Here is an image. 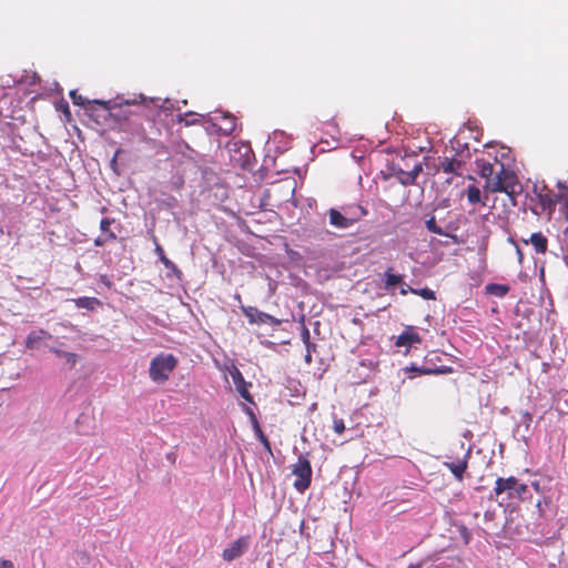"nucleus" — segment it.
I'll return each instance as SVG.
<instances>
[{
    "instance_id": "nucleus-1",
    "label": "nucleus",
    "mask_w": 568,
    "mask_h": 568,
    "mask_svg": "<svg viewBox=\"0 0 568 568\" xmlns=\"http://www.w3.org/2000/svg\"><path fill=\"white\" fill-rule=\"evenodd\" d=\"M497 164V175L487 189L491 192H504L509 197L511 205L515 206L517 205V196L523 193V184L514 171L506 169L503 163Z\"/></svg>"
},
{
    "instance_id": "nucleus-2",
    "label": "nucleus",
    "mask_w": 568,
    "mask_h": 568,
    "mask_svg": "<svg viewBox=\"0 0 568 568\" xmlns=\"http://www.w3.org/2000/svg\"><path fill=\"white\" fill-rule=\"evenodd\" d=\"M178 358L173 354L160 353L151 359L149 376L152 382L164 384L178 366Z\"/></svg>"
},
{
    "instance_id": "nucleus-3",
    "label": "nucleus",
    "mask_w": 568,
    "mask_h": 568,
    "mask_svg": "<svg viewBox=\"0 0 568 568\" xmlns=\"http://www.w3.org/2000/svg\"><path fill=\"white\" fill-rule=\"evenodd\" d=\"M292 473L296 476L293 483L294 488L304 493L312 481V466L306 456L300 455L297 462L293 465Z\"/></svg>"
},
{
    "instance_id": "nucleus-4",
    "label": "nucleus",
    "mask_w": 568,
    "mask_h": 568,
    "mask_svg": "<svg viewBox=\"0 0 568 568\" xmlns=\"http://www.w3.org/2000/svg\"><path fill=\"white\" fill-rule=\"evenodd\" d=\"M242 312L251 324H270L273 326L281 325V320L260 311L254 306H242Z\"/></svg>"
},
{
    "instance_id": "nucleus-5",
    "label": "nucleus",
    "mask_w": 568,
    "mask_h": 568,
    "mask_svg": "<svg viewBox=\"0 0 568 568\" xmlns=\"http://www.w3.org/2000/svg\"><path fill=\"white\" fill-rule=\"evenodd\" d=\"M465 163L457 158L454 156H443L439 158L437 164V172H443L445 174H452L454 176H462L464 171Z\"/></svg>"
},
{
    "instance_id": "nucleus-6",
    "label": "nucleus",
    "mask_w": 568,
    "mask_h": 568,
    "mask_svg": "<svg viewBox=\"0 0 568 568\" xmlns=\"http://www.w3.org/2000/svg\"><path fill=\"white\" fill-rule=\"evenodd\" d=\"M250 547V537L241 536L223 550L222 557L226 561H232L241 557Z\"/></svg>"
},
{
    "instance_id": "nucleus-7",
    "label": "nucleus",
    "mask_w": 568,
    "mask_h": 568,
    "mask_svg": "<svg viewBox=\"0 0 568 568\" xmlns=\"http://www.w3.org/2000/svg\"><path fill=\"white\" fill-rule=\"evenodd\" d=\"M422 337L414 326H406L400 335L397 336L395 345L397 347H410L413 344H419Z\"/></svg>"
},
{
    "instance_id": "nucleus-8",
    "label": "nucleus",
    "mask_w": 568,
    "mask_h": 568,
    "mask_svg": "<svg viewBox=\"0 0 568 568\" xmlns=\"http://www.w3.org/2000/svg\"><path fill=\"white\" fill-rule=\"evenodd\" d=\"M468 458L469 452H467L463 459H458L456 462H444V466L449 469V471L454 475V477L462 481L464 478V474L468 467Z\"/></svg>"
},
{
    "instance_id": "nucleus-9",
    "label": "nucleus",
    "mask_w": 568,
    "mask_h": 568,
    "mask_svg": "<svg viewBox=\"0 0 568 568\" xmlns=\"http://www.w3.org/2000/svg\"><path fill=\"white\" fill-rule=\"evenodd\" d=\"M114 222L111 219H102L100 222V230L102 234L94 240V244L97 246H102L109 241H113L116 239L114 232L111 231L110 226Z\"/></svg>"
},
{
    "instance_id": "nucleus-10",
    "label": "nucleus",
    "mask_w": 568,
    "mask_h": 568,
    "mask_svg": "<svg viewBox=\"0 0 568 568\" xmlns=\"http://www.w3.org/2000/svg\"><path fill=\"white\" fill-rule=\"evenodd\" d=\"M525 244H531L537 254H546L548 251V240L541 232H536L528 240H521Z\"/></svg>"
},
{
    "instance_id": "nucleus-11",
    "label": "nucleus",
    "mask_w": 568,
    "mask_h": 568,
    "mask_svg": "<svg viewBox=\"0 0 568 568\" xmlns=\"http://www.w3.org/2000/svg\"><path fill=\"white\" fill-rule=\"evenodd\" d=\"M480 176L486 180V187L490 185L491 180L497 175L498 172V161L495 163H490L485 160H479L478 162Z\"/></svg>"
},
{
    "instance_id": "nucleus-12",
    "label": "nucleus",
    "mask_w": 568,
    "mask_h": 568,
    "mask_svg": "<svg viewBox=\"0 0 568 568\" xmlns=\"http://www.w3.org/2000/svg\"><path fill=\"white\" fill-rule=\"evenodd\" d=\"M328 219L329 224L336 229H348L353 224L348 221L345 212L341 209H329L328 210Z\"/></svg>"
},
{
    "instance_id": "nucleus-13",
    "label": "nucleus",
    "mask_w": 568,
    "mask_h": 568,
    "mask_svg": "<svg viewBox=\"0 0 568 568\" xmlns=\"http://www.w3.org/2000/svg\"><path fill=\"white\" fill-rule=\"evenodd\" d=\"M515 485H517V478L510 476L508 478L499 477L496 480V485L494 487V493L496 496H500L501 494H507V498L509 499V493H514Z\"/></svg>"
},
{
    "instance_id": "nucleus-14",
    "label": "nucleus",
    "mask_w": 568,
    "mask_h": 568,
    "mask_svg": "<svg viewBox=\"0 0 568 568\" xmlns=\"http://www.w3.org/2000/svg\"><path fill=\"white\" fill-rule=\"evenodd\" d=\"M231 376L240 395L245 400L253 403V398L248 392V386H251V384L244 381L242 373L239 369H235L233 373H231Z\"/></svg>"
},
{
    "instance_id": "nucleus-15",
    "label": "nucleus",
    "mask_w": 568,
    "mask_h": 568,
    "mask_svg": "<svg viewBox=\"0 0 568 568\" xmlns=\"http://www.w3.org/2000/svg\"><path fill=\"white\" fill-rule=\"evenodd\" d=\"M341 209L345 212V215L353 225L367 214V210L358 204L344 205Z\"/></svg>"
},
{
    "instance_id": "nucleus-16",
    "label": "nucleus",
    "mask_w": 568,
    "mask_h": 568,
    "mask_svg": "<svg viewBox=\"0 0 568 568\" xmlns=\"http://www.w3.org/2000/svg\"><path fill=\"white\" fill-rule=\"evenodd\" d=\"M51 334L44 329L31 331L26 338V347L28 349H34L39 346L40 342L44 338H50Z\"/></svg>"
},
{
    "instance_id": "nucleus-17",
    "label": "nucleus",
    "mask_w": 568,
    "mask_h": 568,
    "mask_svg": "<svg viewBox=\"0 0 568 568\" xmlns=\"http://www.w3.org/2000/svg\"><path fill=\"white\" fill-rule=\"evenodd\" d=\"M420 172L422 164H416L410 171L399 170L397 172V178L403 185H412L415 183Z\"/></svg>"
},
{
    "instance_id": "nucleus-18",
    "label": "nucleus",
    "mask_w": 568,
    "mask_h": 568,
    "mask_svg": "<svg viewBox=\"0 0 568 568\" xmlns=\"http://www.w3.org/2000/svg\"><path fill=\"white\" fill-rule=\"evenodd\" d=\"M72 302L78 308H85L88 311H94L98 306L102 305L99 298L89 296L78 297L72 300Z\"/></svg>"
},
{
    "instance_id": "nucleus-19",
    "label": "nucleus",
    "mask_w": 568,
    "mask_h": 568,
    "mask_svg": "<svg viewBox=\"0 0 568 568\" xmlns=\"http://www.w3.org/2000/svg\"><path fill=\"white\" fill-rule=\"evenodd\" d=\"M509 291L510 287L505 284L490 283L486 285V293L498 297L506 296Z\"/></svg>"
},
{
    "instance_id": "nucleus-20",
    "label": "nucleus",
    "mask_w": 568,
    "mask_h": 568,
    "mask_svg": "<svg viewBox=\"0 0 568 568\" xmlns=\"http://www.w3.org/2000/svg\"><path fill=\"white\" fill-rule=\"evenodd\" d=\"M402 280H403V275L394 274L392 272V268H388L385 272V288H389V287H393V286L402 283Z\"/></svg>"
},
{
    "instance_id": "nucleus-21",
    "label": "nucleus",
    "mask_w": 568,
    "mask_h": 568,
    "mask_svg": "<svg viewBox=\"0 0 568 568\" xmlns=\"http://www.w3.org/2000/svg\"><path fill=\"white\" fill-rule=\"evenodd\" d=\"M55 355L60 356V357H63V359H65V362L71 366L73 367L78 361V355L75 353H71V352H65V351H61V349H58V348H52L51 349Z\"/></svg>"
},
{
    "instance_id": "nucleus-22",
    "label": "nucleus",
    "mask_w": 568,
    "mask_h": 568,
    "mask_svg": "<svg viewBox=\"0 0 568 568\" xmlns=\"http://www.w3.org/2000/svg\"><path fill=\"white\" fill-rule=\"evenodd\" d=\"M469 203L476 204L480 201V190L475 185H469L466 191Z\"/></svg>"
},
{
    "instance_id": "nucleus-23",
    "label": "nucleus",
    "mask_w": 568,
    "mask_h": 568,
    "mask_svg": "<svg viewBox=\"0 0 568 568\" xmlns=\"http://www.w3.org/2000/svg\"><path fill=\"white\" fill-rule=\"evenodd\" d=\"M426 227L429 232L438 234V235H448L443 231L440 226L437 225L435 216L429 217L426 222Z\"/></svg>"
},
{
    "instance_id": "nucleus-24",
    "label": "nucleus",
    "mask_w": 568,
    "mask_h": 568,
    "mask_svg": "<svg viewBox=\"0 0 568 568\" xmlns=\"http://www.w3.org/2000/svg\"><path fill=\"white\" fill-rule=\"evenodd\" d=\"M156 253L159 254L160 261L166 268L176 270V265L165 256V253L161 245H156Z\"/></svg>"
},
{
    "instance_id": "nucleus-25",
    "label": "nucleus",
    "mask_w": 568,
    "mask_h": 568,
    "mask_svg": "<svg viewBox=\"0 0 568 568\" xmlns=\"http://www.w3.org/2000/svg\"><path fill=\"white\" fill-rule=\"evenodd\" d=\"M527 485L520 483L518 479H517V485H515V490L514 493H509V499H513V498H523L524 495L527 493Z\"/></svg>"
},
{
    "instance_id": "nucleus-26",
    "label": "nucleus",
    "mask_w": 568,
    "mask_h": 568,
    "mask_svg": "<svg viewBox=\"0 0 568 568\" xmlns=\"http://www.w3.org/2000/svg\"><path fill=\"white\" fill-rule=\"evenodd\" d=\"M410 292L413 294L422 296L425 300H435L436 298L435 292L432 291L428 287H425V288H422V290H410Z\"/></svg>"
},
{
    "instance_id": "nucleus-27",
    "label": "nucleus",
    "mask_w": 568,
    "mask_h": 568,
    "mask_svg": "<svg viewBox=\"0 0 568 568\" xmlns=\"http://www.w3.org/2000/svg\"><path fill=\"white\" fill-rule=\"evenodd\" d=\"M254 426H255V430H256V433L258 435V438L262 442V444L264 445V447L267 450H271V444H270L267 437L263 434V432H262V429H261V427H260V425H258L256 419H254Z\"/></svg>"
},
{
    "instance_id": "nucleus-28",
    "label": "nucleus",
    "mask_w": 568,
    "mask_h": 568,
    "mask_svg": "<svg viewBox=\"0 0 568 568\" xmlns=\"http://www.w3.org/2000/svg\"><path fill=\"white\" fill-rule=\"evenodd\" d=\"M110 102L108 101H102V100H94V101H89L88 102V106H87V110L88 111H93L94 110V105H99L100 108H102L104 111H109L110 110V105H109Z\"/></svg>"
},
{
    "instance_id": "nucleus-29",
    "label": "nucleus",
    "mask_w": 568,
    "mask_h": 568,
    "mask_svg": "<svg viewBox=\"0 0 568 568\" xmlns=\"http://www.w3.org/2000/svg\"><path fill=\"white\" fill-rule=\"evenodd\" d=\"M333 429L336 434L341 435L345 430V423L342 418H335L333 422Z\"/></svg>"
},
{
    "instance_id": "nucleus-30",
    "label": "nucleus",
    "mask_w": 568,
    "mask_h": 568,
    "mask_svg": "<svg viewBox=\"0 0 568 568\" xmlns=\"http://www.w3.org/2000/svg\"><path fill=\"white\" fill-rule=\"evenodd\" d=\"M539 197H540V203L544 209H546V207L550 209L551 206L555 205V202L552 201V199L549 194H540Z\"/></svg>"
},
{
    "instance_id": "nucleus-31",
    "label": "nucleus",
    "mask_w": 568,
    "mask_h": 568,
    "mask_svg": "<svg viewBox=\"0 0 568 568\" xmlns=\"http://www.w3.org/2000/svg\"><path fill=\"white\" fill-rule=\"evenodd\" d=\"M508 241L511 244H514V246L516 248L517 256H518V262H519V264H521L523 260H524V253H523L521 248L517 245V243L511 237H509Z\"/></svg>"
},
{
    "instance_id": "nucleus-32",
    "label": "nucleus",
    "mask_w": 568,
    "mask_h": 568,
    "mask_svg": "<svg viewBox=\"0 0 568 568\" xmlns=\"http://www.w3.org/2000/svg\"><path fill=\"white\" fill-rule=\"evenodd\" d=\"M70 95L75 105H84V100L81 95H78L74 91H72Z\"/></svg>"
},
{
    "instance_id": "nucleus-33",
    "label": "nucleus",
    "mask_w": 568,
    "mask_h": 568,
    "mask_svg": "<svg viewBox=\"0 0 568 568\" xmlns=\"http://www.w3.org/2000/svg\"><path fill=\"white\" fill-rule=\"evenodd\" d=\"M301 335L304 344H308L311 342L310 331L306 326H303Z\"/></svg>"
},
{
    "instance_id": "nucleus-34",
    "label": "nucleus",
    "mask_w": 568,
    "mask_h": 568,
    "mask_svg": "<svg viewBox=\"0 0 568 568\" xmlns=\"http://www.w3.org/2000/svg\"><path fill=\"white\" fill-rule=\"evenodd\" d=\"M420 373H424V374H429V373H433L434 371L433 369H418ZM436 372H439V373H448V372H452V368L450 367H446V368H442V369H437Z\"/></svg>"
},
{
    "instance_id": "nucleus-35",
    "label": "nucleus",
    "mask_w": 568,
    "mask_h": 568,
    "mask_svg": "<svg viewBox=\"0 0 568 568\" xmlns=\"http://www.w3.org/2000/svg\"><path fill=\"white\" fill-rule=\"evenodd\" d=\"M0 568H14V565L12 561L10 560H7V559H2L0 561Z\"/></svg>"
},
{
    "instance_id": "nucleus-36",
    "label": "nucleus",
    "mask_w": 568,
    "mask_h": 568,
    "mask_svg": "<svg viewBox=\"0 0 568 568\" xmlns=\"http://www.w3.org/2000/svg\"><path fill=\"white\" fill-rule=\"evenodd\" d=\"M410 290H414L413 287L408 286L407 284L402 285L400 287V294L406 295Z\"/></svg>"
},
{
    "instance_id": "nucleus-37",
    "label": "nucleus",
    "mask_w": 568,
    "mask_h": 568,
    "mask_svg": "<svg viewBox=\"0 0 568 568\" xmlns=\"http://www.w3.org/2000/svg\"><path fill=\"white\" fill-rule=\"evenodd\" d=\"M305 347H306V352H308L310 354H312V352H315V349H316V345L311 342L308 344H305Z\"/></svg>"
},
{
    "instance_id": "nucleus-38",
    "label": "nucleus",
    "mask_w": 568,
    "mask_h": 568,
    "mask_svg": "<svg viewBox=\"0 0 568 568\" xmlns=\"http://www.w3.org/2000/svg\"><path fill=\"white\" fill-rule=\"evenodd\" d=\"M304 359H305L306 364H311L312 363V354L306 352Z\"/></svg>"
},
{
    "instance_id": "nucleus-39",
    "label": "nucleus",
    "mask_w": 568,
    "mask_h": 568,
    "mask_svg": "<svg viewBox=\"0 0 568 568\" xmlns=\"http://www.w3.org/2000/svg\"><path fill=\"white\" fill-rule=\"evenodd\" d=\"M234 126H235V124H234V120L232 119V120L230 121V128H229V129H226L225 131H229V132L231 133V132L234 130Z\"/></svg>"
},
{
    "instance_id": "nucleus-40",
    "label": "nucleus",
    "mask_w": 568,
    "mask_h": 568,
    "mask_svg": "<svg viewBox=\"0 0 568 568\" xmlns=\"http://www.w3.org/2000/svg\"><path fill=\"white\" fill-rule=\"evenodd\" d=\"M195 123H196L195 119L185 120V124L186 125H192V124H195Z\"/></svg>"
},
{
    "instance_id": "nucleus-41",
    "label": "nucleus",
    "mask_w": 568,
    "mask_h": 568,
    "mask_svg": "<svg viewBox=\"0 0 568 568\" xmlns=\"http://www.w3.org/2000/svg\"><path fill=\"white\" fill-rule=\"evenodd\" d=\"M135 103H136L135 100H125L124 101V104H126V105H131V104H135Z\"/></svg>"
},
{
    "instance_id": "nucleus-42",
    "label": "nucleus",
    "mask_w": 568,
    "mask_h": 568,
    "mask_svg": "<svg viewBox=\"0 0 568 568\" xmlns=\"http://www.w3.org/2000/svg\"><path fill=\"white\" fill-rule=\"evenodd\" d=\"M532 487L538 491L539 490V483L534 481Z\"/></svg>"
},
{
    "instance_id": "nucleus-43",
    "label": "nucleus",
    "mask_w": 568,
    "mask_h": 568,
    "mask_svg": "<svg viewBox=\"0 0 568 568\" xmlns=\"http://www.w3.org/2000/svg\"><path fill=\"white\" fill-rule=\"evenodd\" d=\"M407 568H420V567H419V566H413V565H412V566H409V567H407Z\"/></svg>"
},
{
    "instance_id": "nucleus-44",
    "label": "nucleus",
    "mask_w": 568,
    "mask_h": 568,
    "mask_svg": "<svg viewBox=\"0 0 568 568\" xmlns=\"http://www.w3.org/2000/svg\"><path fill=\"white\" fill-rule=\"evenodd\" d=\"M250 415H252L253 420H254V419H256V418H255V416H254V414H253V412H250Z\"/></svg>"
}]
</instances>
